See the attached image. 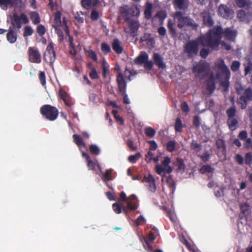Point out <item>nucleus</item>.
Here are the masks:
<instances>
[{"mask_svg":"<svg viewBox=\"0 0 252 252\" xmlns=\"http://www.w3.org/2000/svg\"><path fill=\"white\" fill-rule=\"evenodd\" d=\"M221 33L220 27L211 30L207 34L200 36L195 41L188 42L185 47V53L189 57L195 56L198 53L199 46L209 47L213 50L217 49L220 44Z\"/></svg>","mask_w":252,"mask_h":252,"instance_id":"f257e3e1","label":"nucleus"},{"mask_svg":"<svg viewBox=\"0 0 252 252\" xmlns=\"http://www.w3.org/2000/svg\"><path fill=\"white\" fill-rule=\"evenodd\" d=\"M214 70L217 72L215 76L212 73L209 77L207 83V89L211 93L215 89V84L222 76L227 77L229 74V70L224 61L221 59L218 60L215 63Z\"/></svg>","mask_w":252,"mask_h":252,"instance_id":"f03ea898","label":"nucleus"},{"mask_svg":"<svg viewBox=\"0 0 252 252\" xmlns=\"http://www.w3.org/2000/svg\"><path fill=\"white\" fill-rule=\"evenodd\" d=\"M53 27L55 28L57 33L60 37V40L62 41L63 39V31H64L67 34L68 29L66 25V21L63 18V21L61 20V13L58 11L54 16V21Z\"/></svg>","mask_w":252,"mask_h":252,"instance_id":"7ed1b4c3","label":"nucleus"},{"mask_svg":"<svg viewBox=\"0 0 252 252\" xmlns=\"http://www.w3.org/2000/svg\"><path fill=\"white\" fill-rule=\"evenodd\" d=\"M53 27L55 28L57 33L60 37V40L62 41L63 39V31H64L67 34L68 29L66 25V21L63 18V21L61 20V13L58 11L54 16V21Z\"/></svg>","mask_w":252,"mask_h":252,"instance_id":"20e7f679","label":"nucleus"},{"mask_svg":"<svg viewBox=\"0 0 252 252\" xmlns=\"http://www.w3.org/2000/svg\"><path fill=\"white\" fill-rule=\"evenodd\" d=\"M131 176L133 180H139L142 179V182L146 184L148 189L152 192H154L157 190L156 185V180L152 174H144L142 178V174H128Z\"/></svg>","mask_w":252,"mask_h":252,"instance_id":"39448f33","label":"nucleus"},{"mask_svg":"<svg viewBox=\"0 0 252 252\" xmlns=\"http://www.w3.org/2000/svg\"><path fill=\"white\" fill-rule=\"evenodd\" d=\"M174 18L176 22L178 23V27L182 28L185 26H190L193 29L197 27V25L192 20L188 17H184L180 12H177L174 14Z\"/></svg>","mask_w":252,"mask_h":252,"instance_id":"423d86ee","label":"nucleus"},{"mask_svg":"<svg viewBox=\"0 0 252 252\" xmlns=\"http://www.w3.org/2000/svg\"><path fill=\"white\" fill-rule=\"evenodd\" d=\"M40 111L43 115L50 121L55 120L58 115L57 109L49 105L43 106L41 107Z\"/></svg>","mask_w":252,"mask_h":252,"instance_id":"0eeeda50","label":"nucleus"},{"mask_svg":"<svg viewBox=\"0 0 252 252\" xmlns=\"http://www.w3.org/2000/svg\"><path fill=\"white\" fill-rule=\"evenodd\" d=\"M134 62L136 64H144L145 68L150 70L153 66V63L151 61L149 60V56L145 52H142L135 59Z\"/></svg>","mask_w":252,"mask_h":252,"instance_id":"6e6552de","label":"nucleus"},{"mask_svg":"<svg viewBox=\"0 0 252 252\" xmlns=\"http://www.w3.org/2000/svg\"><path fill=\"white\" fill-rule=\"evenodd\" d=\"M209 68V64L208 63L204 62H199L194 65L193 71L196 77L202 78Z\"/></svg>","mask_w":252,"mask_h":252,"instance_id":"1a4fd4ad","label":"nucleus"},{"mask_svg":"<svg viewBox=\"0 0 252 252\" xmlns=\"http://www.w3.org/2000/svg\"><path fill=\"white\" fill-rule=\"evenodd\" d=\"M161 175L162 183L164 184H166L170 190L169 195L171 197H173L176 189V183L175 181L173 179L171 174H168V175H167V174Z\"/></svg>","mask_w":252,"mask_h":252,"instance_id":"9d476101","label":"nucleus"},{"mask_svg":"<svg viewBox=\"0 0 252 252\" xmlns=\"http://www.w3.org/2000/svg\"><path fill=\"white\" fill-rule=\"evenodd\" d=\"M252 98V91L250 89H246L243 95L238 100L239 104L241 105V108L244 109L247 105V102L250 101Z\"/></svg>","mask_w":252,"mask_h":252,"instance_id":"9b49d317","label":"nucleus"},{"mask_svg":"<svg viewBox=\"0 0 252 252\" xmlns=\"http://www.w3.org/2000/svg\"><path fill=\"white\" fill-rule=\"evenodd\" d=\"M28 52L30 62L37 63L41 62V55L36 49L33 47H30Z\"/></svg>","mask_w":252,"mask_h":252,"instance_id":"f8f14e48","label":"nucleus"},{"mask_svg":"<svg viewBox=\"0 0 252 252\" xmlns=\"http://www.w3.org/2000/svg\"><path fill=\"white\" fill-rule=\"evenodd\" d=\"M44 58L46 62L49 63H53L55 61V53L52 44L48 46L44 54Z\"/></svg>","mask_w":252,"mask_h":252,"instance_id":"ddd939ff","label":"nucleus"},{"mask_svg":"<svg viewBox=\"0 0 252 252\" xmlns=\"http://www.w3.org/2000/svg\"><path fill=\"white\" fill-rule=\"evenodd\" d=\"M170 162V159L168 157H165L164 160L162 162L161 165H157V170L158 173H160L162 172H166L170 173L172 172V169L168 164Z\"/></svg>","mask_w":252,"mask_h":252,"instance_id":"4468645a","label":"nucleus"},{"mask_svg":"<svg viewBox=\"0 0 252 252\" xmlns=\"http://www.w3.org/2000/svg\"><path fill=\"white\" fill-rule=\"evenodd\" d=\"M237 18L244 22L248 23L252 20V13L249 10H240L237 14Z\"/></svg>","mask_w":252,"mask_h":252,"instance_id":"2eb2a0df","label":"nucleus"},{"mask_svg":"<svg viewBox=\"0 0 252 252\" xmlns=\"http://www.w3.org/2000/svg\"><path fill=\"white\" fill-rule=\"evenodd\" d=\"M220 27L221 28V33L220 35V37H221V35L223 33L224 34V36L225 38L228 39L231 41H233L234 39L235 38L237 34V32L236 31L233 30L230 28H227L225 30V31L223 32L222 29L220 27L218 26V27H215L212 30H213L215 28H218ZM221 39V38H220Z\"/></svg>","mask_w":252,"mask_h":252,"instance_id":"dca6fc26","label":"nucleus"},{"mask_svg":"<svg viewBox=\"0 0 252 252\" xmlns=\"http://www.w3.org/2000/svg\"><path fill=\"white\" fill-rule=\"evenodd\" d=\"M219 12L220 15L223 18H231L233 15V11L224 5H221L220 6Z\"/></svg>","mask_w":252,"mask_h":252,"instance_id":"f3484780","label":"nucleus"},{"mask_svg":"<svg viewBox=\"0 0 252 252\" xmlns=\"http://www.w3.org/2000/svg\"><path fill=\"white\" fill-rule=\"evenodd\" d=\"M9 20H10L14 26L16 27L18 29L21 28L20 19L16 14L13 12L9 13L8 15L7 21Z\"/></svg>","mask_w":252,"mask_h":252,"instance_id":"a211bd4d","label":"nucleus"},{"mask_svg":"<svg viewBox=\"0 0 252 252\" xmlns=\"http://www.w3.org/2000/svg\"><path fill=\"white\" fill-rule=\"evenodd\" d=\"M153 60L155 64L157 65L159 68L163 69L166 67V64L163 61V59L158 53H154L153 56Z\"/></svg>","mask_w":252,"mask_h":252,"instance_id":"6ab92c4d","label":"nucleus"},{"mask_svg":"<svg viewBox=\"0 0 252 252\" xmlns=\"http://www.w3.org/2000/svg\"><path fill=\"white\" fill-rule=\"evenodd\" d=\"M127 205L126 207L123 206V211L126 213H127V211H134L136 210L138 207V204L136 202H132L130 200H127Z\"/></svg>","mask_w":252,"mask_h":252,"instance_id":"aec40b11","label":"nucleus"},{"mask_svg":"<svg viewBox=\"0 0 252 252\" xmlns=\"http://www.w3.org/2000/svg\"><path fill=\"white\" fill-rule=\"evenodd\" d=\"M82 6L86 9H90L98 5V0H82Z\"/></svg>","mask_w":252,"mask_h":252,"instance_id":"412c9836","label":"nucleus"},{"mask_svg":"<svg viewBox=\"0 0 252 252\" xmlns=\"http://www.w3.org/2000/svg\"><path fill=\"white\" fill-rule=\"evenodd\" d=\"M117 81L119 85L120 92L122 94H124L125 93L126 83L123 74L121 72H119L117 76Z\"/></svg>","mask_w":252,"mask_h":252,"instance_id":"4be33fe9","label":"nucleus"},{"mask_svg":"<svg viewBox=\"0 0 252 252\" xmlns=\"http://www.w3.org/2000/svg\"><path fill=\"white\" fill-rule=\"evenodd\" d=\"M141 41L142 42L145 41L147 46L150 48H153L155 43L154 38L149 34H145L144 36L141 38Z\"/></svg>","mask_w":252,"mask_h":252,"instance_id":"5701e85b","label":"nucleus"},{"mask_svg":"<svg viewBox=\"0 0 252 252\" xmlns=\"http://www.w3.org/2000/svg\"><path fill=\"white\" fill-rule=\"evenodd\" d=\"M204 24L206 25L211 26L213 24V21L211 18V13L205 12L202 13Z\"/></svg>","mask_w":252,"mask_h":252,"instance_id":"b1692460","label":"nucleus"},{"mask_svg":"<svg viewBox=\"0 0 252 252\" xmlns=\"http://www.w3.org/2000/svg\"><path fill=\"white\" fill-rule=\"evenodd\" d=\"M113 49L118 54H120L123 51L121 42L118 39H115L112 43Z\"/></svg>","mask_w":252,"mask_h":252,"instance_id":"393cba45","label":"nucleus"},{"mask_svg":"<svg viewBox=\"0 0 252 252\" xmlns=\"http://www.w3.org/2000/svg\"><path fill=\"white\" fill-rule=\"evenodd\" d=\"M59 95L61 98H62L65 104L67 106H70L71 105L70 103V97L63 90L61 89L59 91Z\"/></svg>","mask_w":252,"mask_h":252,"instance_id":"a878e982","label":"nucleus"},{"mask_svg":"<svg viewBox=\"0 0 252 252\" xmlns=\"http://www.w3.org/2000/svg\"><path fill=\"white\" fill-rule=\"evenodd\" d=\"M14 3V0H0V6L1 8L6 10L8 6H12Z\"/></svg>","mask_w":252,"mask_h":252,"instance_id":"bb28decb","label":"nucleus"},{"mask_svg":"<svg viewBox=\"0 0 252 252\" xmlns=\"http://www.w3.org/2000/svg\"><path fill=\"white\" fill-rule=\"evenodd\" d=\"M7 40L10 43H14L17 40V35L12 29H10L7 34Z\"/></svg>","mask_w":252,"mask_h":252,"instance_id":"cd10ccee","label":"nucleus"},{"mask_svg":"<svg viewBox=\"0 0 252 252\" xmlns=\"http://www.w3.org/2000/svg\"><path fill=\"white\" fill-rule=\"evenodd\" d=\"M228 125L230 129L232 130H235L236 128L237 121L234 118H230L227 121Z\"/></svg>","mask_w":252,"mask_h":252,"instance_id":"c85d7f7f","label":"nucleus"},{"mask_svg":"<svg viewBox=\"0 0 252 252\" xmlns=\"http://www.w3.org/2000/svg\"><path fill=\"white\" fill-rule=\"evenodd\" d=\"M176 166H178L179 172H184L185 169V165L183 163L182 159L177 158L175 162Z\"/></svg>","mask_w":252,"mask_h":252,"instance_id":"c756f323","label":"nucleus"},{"mask_svg":"<svg viewBox=\"0 0 252 252\" xmlns=\"http://www.w3.org/2000/svg\"><path fill=\"white\" fill-rule=\"evenodd\" d=\"M31 18L35 24H37L40 22V18L37 13L33 12L31 14Z\"/></svg>","mask_w":252,"mask_h":252,"instance_id":"7c9ffc66","label":"nucleus"},{"mask_svg":"<svg viewBox=\"0 0 252 252\" xmlns=\"http://www.w3.org/2000/svg\"><path fill=\"white\" fill-rule=\"evenodd\" d=\"M236 4L238 7H243L249 6L251 3L246 0H236Z\"/></svg>","mask_w":252,"mask_h":252,"instance_id":"2f4dec72","label":"nucleus"},{"mask_svg":"<svg viewBox=\"0 0 252 252\" xmlns=\"http://www.w3.org/2000/svg\"><path fill=\"white\" fill-rule=\"evenodd\" d=\"M127 23L132 32H134L138 28V24L136 21L128 20Z\"/></svg>","mask_w":252,"mask_h":252,"instance_id":"473e14b6","label":"nucleus"},{"mask_svg":"<svg viewBox=\"0 0 252 252\" xmlns=\"http://www.w3.org/2000/svg\"><path fill=\"white\" fill-rule=\"evenodd\" d=\"M69 42H70V45L71 47V48H72V50H71L70 51V53L71 54L74 55L76 54L77 50H80L81 48L79 46H78L77 47L76 49H74V46L72 43V38L70 36H69Z\"/></svg>","mask_w":252,"mask_h":252,"instance_id":"72a5a7b5","label":"nucleus"},{"mask_svg":"<svg viewBox=\"0 0 252 252\" xmlns=\"http://www.w3.org/2000/svg\"><path fill=\"white\" fill-rule=\"evenodd\" d=\"M112 208L116 214H120L123 210V206H121L119 203H115L112 205Z\"/></svg>","mask_w":252,"mask_h":252,"instance_id":"f704fd0d","label":"nucleus"},{"mask_svg":"<svg viewBox=\"0 0 252 252\" xmlns=\"http://www.w3.org/2000/svg\"><path fill=\"white\" fill-rule=\"evenodd\" d=\"M174 4L179 9H185L186 4L183 0H175Z\"/></svg>","mask_w":252,"mask_h":252,"instance_id":"c9c22d12","label":"nucleus"},{"mask_svg":"<svg viewBox=\"0 0 252 252\" xmlns=\"http://www.w3.org/2000/svg\"><path fill=\"white\" fill-rule=\"evenodd\" d=\"M90 150L93 154L98 155L100 153V149L99 147L95 145H91L90 146Z\"/></svg>","mask_w":252,"mask_h":252,"instance_id":"e433bc0d","label":"nucleus"},{"mask_svg":"<svg viewBox=\"0 0 252 252\" xmlns=\"http://www.w3.org/2000/svg\"><path fill=\"white\" fill-rule=\"evenodd\" d=\"M155 239L156 237L154 234L152 232H151L149 233L147 238L145 239V243H152L155 240Z\"/></svg>","mask_w":252,"mask_h":252,"instance_id":"4c0bfd02","label":"nucleus"},{"mask_svg":"<svg viewBox=\"0 0 252 252\" xmlns=\"http://www.w3.org/2000/svg\"><path fill=\"white\" fill-rule=\"evenodd\" d=\"M86 54L87 56L91 57L93 60L94 61L97 60V56L94 52L91 49H89L86 51Z\"/></svg>","mask_w":252,"mask_h":252,"instance_id":"58836bf2","label":"nucleus"},{"mask_svg":"<svg viewBox=\"0 0 252 252\" xmlns=\"http://www.w3.org/2000/svg\"><path fill=\"white\" fill-rule=\"evenodd\" d=\"M152 5L150 3H147L146 8L145 10V16L147 18L149 19L151 14Z\"/></svg>","mask_w":252,"mask_h":252,"instance_id":"ea45409f","label":"nucleus"},{"mask_svg":"<svg viewBox=\"0 0 252 252\" xmlns=\"http://www.w3.org/2000/svg\"><path fill=\"white\" fill-rule=\"evenodd\" d=\"M120 12L124 16H128L129 15L130 9L127 6H125L121 8Z\"/></svg>","mask_w":252,"mask_h":252,"instance_id":"a19ab883","label":"nucleus"},{"mask_svg":"<svg viewBox=\"0 0 252 252\" xmlns=\"http://www.w3.org/2000/svg\"><path fill=\"white\" fill-rule=\"evenodd\" d=\"M200 171L202 173H211L214 171V170L210 166L205 165L202 167Z\"/></svg>","mask_w":252,"mask_h":252,"instance_id":"79ce46f5","label":"nucleus"},{"mask_svg":"<svg viewBox=\"0 0 252 252\" xmlns=\"http://www.w3.org/2000/svg\"><path fill=\"white\" fill-rule=\"evenodd\" d=\"M175 128L176 131L180 132L182 128V124L181 120L179 118L176 119Z\"/></svg>","mask_w":252,"mask_h":252,"instance_id":"37998d69","label":"nucleus"},{"mask_svg":"<svg viewBox=\"0 0 252 252\" xmlns=\"http://www.w3.org/2000/svg\"><path fill=\"white\" fill-rule=\"evenodd\" d=\"M33 32L32 29L30 27H26L25 28V31L24 33V36H31Z\"/></svg>","mask_w":252,"mask_h":252,"instance_id":"c03bdc74","label":"nucleus"},{"mask_svg":"<svg viewBox=\"0 0 252 252\" xmlns=\"http://www.w3.org/2000/svg\"><path fill=\"white\" fill-rule=\"evenodd\" d=\"M216 145L218 148L222 150V151H223L225 149L224 142L221 139H218L216 141Z\"/></svg>","mask_w":252,"mask_h":252,"instance_id":"a18cd8bd","label":"nucleus"},{"mask_svg":"<svg viewBox=\"0 0 252 252\" xmlns=\"http://www.w3.org/2000/svg\"><path fill=\"white\" fill-rule=\"evenodd\" d=\"M241 212L246 215L248 213L249 206L246 204H242L240 206Z\"/></svg>","mask_w":252,"mask_h":252,"instance_id":"49530a36","label":"nucleus"},{"mask_svg":"<svg viewBox=\"0 0 252 252\" xmlns=\"http://www.w3.org/2000/svg\"><path fill=\"white\" fill-rule=\"evenodd\" d=\"M141 157V154L137 153L135 155L130 156L128 158V160L130 162L134 163L138 159Z\"/></svg>","mask_w":252,"mask_h":252,"instance_id":"de8ad7c7","label":"nucleus"},{"mask_svg":"<svg viewBox=\"0 0 252 252\" xmlns=\"http://www.w3.org/2000/svg\"><path fill=\"white\" fill-rule=\"evenodd\" d=\"M145 222V220L143 216L140 215L138 217L135 221V224L136 226L142 225Z\"/></svg>","mask_w":252,"mask_h":252,"instance_id":"09e8293b","label":"nucleus"},{"mask_svg":"<svg viewBox=\"0 0 252 252\" xmlns=\"http://www.w3.org/2000/svg\"><path fill=\"white\" fill-rule=\"evenodd\" d=\"M175 147V142L173 141H169L167 144V149L169 152H172L174 150Z\"/></svg>","mask_w":252,"mask_h":252,"instance_id":"8fccbe9b","label":"nucleus"},{"mask_svg":"<svg viewBox=\"0 0 252 252\" xmlns=\"http://www.w3.org/2000/svg\"><path fill=\"white\" fill-rule=\"evenodd\" d=\"M139 14V10L136 7H132L130 9L129 15L137 16Z\"/></svg>","mask_w":252,"mask_h":252,"instance_id":"3c124183","label":"nucleus"},{"mask_svg":"<svg viewBox=\"0 0 252 252\" xmlns=\"http://www.w3.org/2000/svg\"><path fill=\"white\" fill-rule=\"evenodd\" d=\"M73 138L74 142L77 144L78 146L83 145L84 146V143L82 140V138L79 137L78 135L74 134L73 135Z\"/></svg>","mask_w":252,"mask_h":252,"instance_id":"603ef678","label":"nucleus"},{"mask_svg":"<svg viewBox=\"0 0 252 252\" xmlns=\"http://www.w3.org/2000/svg\"><path fill=\"white\" fill-rule=\"evenodd\" d=\"M145 133L148 136H153L155 134V131L151 127H148L145 129Z\"/></svg>","mask_w":252,"mask_h":252,"instance_id":"864d4df0","label":"nucleus"},{"mask_svg":"<svg viewBox=\"0 0 252 252\" xmlns=\"http://www.w3.org/2000/svg\"><path fill=\"white\" fill-rule=\"evenodd\" d=\"M101 50L105 53H107L111 51L110 47L108 46V45L105 43H102Z\"/></svg>","mask_w":252,"mask_h":252,"instance_id":"5fc2aeb1","label":"nucleus"},{"mask_svg":"<svg viewBox=\"0 0 252 252\" xmlns=\"http://www.w3.org/2000/svg\"><path fill=\"white\" fill-rule=\"evenodd\" d=\"M209 53V50L207 49L203 48L200 51V56L203 58H206Z\"/></svg>","mask_w":252,"mask_h":252,"instance_id":"6e6d98bb","label":"nucleus"},{"mask_svg":"<svg viewBox=\"0 0 252 252\" xmlns=\"http://www.w3.org/2000/svg\"><path fill=\"white\" fill-rule=\"evenodd\" d=\"M240 63L237 61H234L232 63L231 68L232 70L234 71H236L238 70L239 68Z\"/></svg>","mask_w":252,"mask_h":252,"instance_id":"4d7b16f0","label":"nucleus"},{"mask_svg":"<svg viewBox=\"0 0 252 252\" xmlns=\"http://www.w3.org/2000/svg\"><path fill=\"white\" fill-rule=\"evenodd\" d=\"M235 113H236V110L234 107H231V108H229L227 111V115H228L229 118H233V117L234 116Z\"/></svg>","mask_w":252,"mask_h":252,"instance_id":"13d9d810","label":"nucleus"},{"mask_svg":"<svg viewBox=\"0 0 252 252\" xmlns=\"http://www.w3.org/2000/svg\"><path fill=\"white\" fill-rule=\"evenodd\" d=\"M82 156L86 159L87 162H88V165L89 167H93V163L92 162V161L91 160V159L90 158L89 156L85 153L84 152H83L82 154Z\"/></svg>","mask_w":252,"mask_h":252,"instance_id":"bf43d9fd","label":"nucleus"},{"mask_svg":"<svg viewBox=\"0 0 252 252\" xmlns=\"http://www.w3.org/2000/svg\"><path fill=\"white\" fill-rule=\"evenodd\" d=\"M37 31L39 35H42L45 32V28L43 25H40L38 26Z\"/></svg>","mask_w":252,"mask_h":252,"instance_id":"052dcab7","label":"nucleus"},{"mask_svg":"<svg viewBox=\"0 0 252 252\" xmlns=\"http://www.w3.org/2000/svg\"><path fill=\"white\" fill-rule=\"evenodd\" d=\"M191 147L192 149L195 150L196 151H198L200 149V144L195 141H193L191 143Z\"/></svg>","mask_w":252,"mask_h":252,"instance_id":"680f3d73","label":"nucleus"},{"mask_svg":"<svg viewBox=\"0 0 252 252\" xmlns=\"http://www.w3.org/2000/svg\"><path fill=\"white\" fill-rule=\"evenodd\" d=\"M245 162L249 164L252 163V154L251 153H249L246 154Z\"/></svg>","mask_w":252,"mask_h":252,"instance_id":"e2e57ef3","label":"nucleus"},{"mask_svg":"<svg viewBox=\"0 0 252 252\" xmlns=\"http://www.w3.org/2000/svg\"><path fill=\"white\" fill-rule=\"evenodd\" d=\"M112 174H102V179L105 182L112 180Z\"/></svg>","mask_w":252,"mask_h":252,"instance_id":"0e129e2a","label":"nucleus"},{"mask_svg":"<svg viewBox=\"0 0 252 252\" xmlns=\"http://www.w3.org/2000/svg\"><path fill=\"white\" fill-rule=\"evenodd\" d=\"M244 146L247 148H252V140L250 138H247Z\"/></svg>","mask_w":252,"mask_h":252,"instance_id":"69168bd1","label":"nucleus"},{"mask_svg":"<svg viewBox=\"0 0 252 252\" xmlns=\"http://www.w3.org/2000/svg\"><path fill=\"white\" fill-rule=\"evenodd\" d=\"M239 137L242 140H246L247 139V132L246 131H242L239 134Z\"/></svg>","mask_w":252,"mask_h":252,"instance_id":"338daca9","label":"nucleus"},{"mask_svg":"<svg viewBox=\"0 0 252 252\" xmlns=\"http://www.w3.org/2000/svg\"><path fill=\"white\" fill-rule=\"evenodd\" d=\"M39 78L41 83L42 85H44L46 83L45 74L43 72H40L39 74Z\"/></svg>","mask_w":252,"mask_h":252,"instance_id":"774afa93","label":"nucleus"}]
</instances>
